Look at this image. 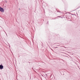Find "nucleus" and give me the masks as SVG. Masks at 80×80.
<instances>
[{
	"label": "nucleus",
	"instance_id": "1",
	"mask_svg": "<svg viewBox=\"0 0 80 80\" xmlns=\"http://www.w3.org/2000/svg\"><path fill=\"white\" fill-rule=\"evenodd\" d=\"M0 11L1 12H4V10L3 9V8L0 7Z\"/></svg>",
	"mask_w": 80,
	"mask_h": 80
},
{
	"label": "nucleus",
	"instance_id": "2",
	"mask_svg": "<svg viewBox=\"0 0 80 80\" xmlns=\"http://www.w3.org/2000/svg\"><path fill=\"white\" fill-rule=\"evenodd\" d=\"M3 66L2 65H0V69H3Z\"/></svg>",
	"mask_w": 80,
	"mask_h": 80
},
{
	"label": "nucleus",
	"instance_id": "3",
	"mask_svg": "<svg viewBox=\"0 0 80 80\" xmlns=\"http://www.w3.org/2000/svg\"><path fill=\"white\" fill-rule=\"evenodd\" d=\"M58 48V47H56L55 48Z\"/></svg>",
	"mask_w": 80,
	"mask_h": 80
}]
</instances>
